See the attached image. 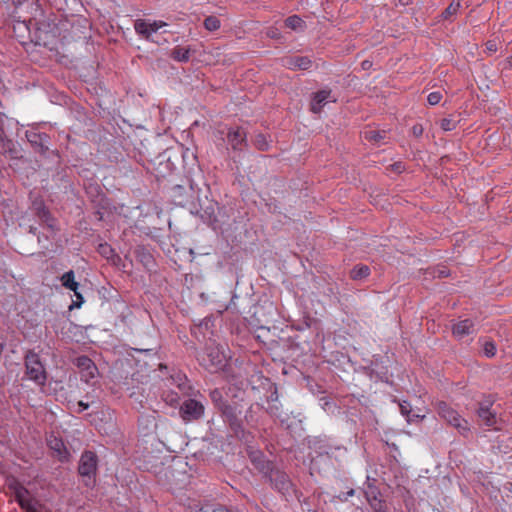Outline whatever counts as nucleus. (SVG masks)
<instances>
[{
    "label": "nucleus",
    "mask_w": 512,
    "mask_h": 512,
    "mask_svg": "<svg viewBox=\"0 0 512 512\" xmlns=\"http://www.w3.org/2000/svg\"><path fill=\"white\" fill-rule=\"evenodd\" d=\"M6 485L13 493L16 502L25 512H30L33 511L34 508L40 507L39 501L36 497L17 477H8Z\"/></svg>",
    "instance_id": "obj_1"
},
{
    "label": "nucleus",
    "mask_w": 512,
    "mask_h": 512,
    "mask_svg": "<svg viewBox=\"0 0 512 512\" xmlns=\"http://www.w3.org/2000/svg\"><path fill=\"white\" fill-rule=\"evenodd\" d=\"M26 374L30 380L39 386L46 382V371L37 353L29 351L25 356Z\"/></svg>",
    "instance_id": "obj_2"
},
{
    "label": "nucleus",
    "mask_w": 512,
    "mask_h": 512,
    "mask_svg": "<svg viewBox=\"0 0 512 512\" xmlns=\"http://www.w3.org/2000/svg\"><path fill=\"white\" fill-rule=\"evenodd\" d=\"M79 474L85 478V485L92 486L95 482L97 471V456L94 452L86 451L79 462Z\"/></svg>",
    "instance_id": "obj_3"
},
{
    "label": "nucleus",
    "mask_w": 512,
    "mask_h": 512,
    "mask_svg": "<svg viewBox=\"0 0 512 512\" xmlns=\"http://www.w3.org/2000/svg\"><path fill=\"white\" fill-rule=\"evenodd\" d=\"M438 414L441 418L446 420L450 425L457 428L460 432H466L469 430L467 420L462 418L458 412L452 409L447 403L440 402L437 406Z\"/></svg>",
    "instance_id": "obj_4"
},
{
    "label": "nucleus",
    "mask_w": 512,
    "mask_h": 512,
    "mask_svg": "<svg viewBox=\"0 0 512 512\" xmlns=\"http://www.w3.org/2000/svg\"><path fill=\"white\" fill-rule=\"evenodd\" d=\"M165 26L167 23L162 20L137 19L134 23L136 33L146 40H152V35Z\"/></svg>",
    "instance_id": "obj_5"
},
{
    "label": "nucleus",
    "mask_w": 512,
    "mask_h": 512,
    "mask_svg": "<svg viewBox=\"0 0 512 512\" xmlns=\"http://www.w3.org/2000/svg\"><path fill=\"white\" fill-rule=\"evenodd\" d=\"M60 281L63 287L74 292L76 300L72 302L69 309L80 308L84 302L82 294L78 291L80 284L75 280V275L72 270L65 272Z\"/></svg>",
    "instance_id": "obj_6"
},
{
    "label": "nucleus",
    "mask_w": 512,
    "mask_h": 512,
    "mask_svg": "<svg viewBox=\"0 0 512 512\" xmlns=\"http://www.w3.org/2000/svg\"><path fill=\"white\" fill-rule=\"evenodd\" d=\"M180 414L184 421L197 420L204 414V406L197 400L188 399L180 406Z\"/></svg>",
    "instance_id": "obj_7"
},
{
    "label": "nucleus",
    "mask_w": 512,
    "mask_h": 512,
    "mask_svg": "<svg viewBox=\"0 0 512 512\" xmlns=\"http://www.w3.org/2000/svg\"><path fill=\"white\" fill-rule=\"evenodd\" d=\"M76 366L79 369L81 380L90 383L98 375V368L87 356H80L76 359Z\"/></svg>",
    "instance_id": "obj_8"
},
{
    "label": "nucleus",
    "mask_w": 512,
    "mask_h": 512,
    "mask_svg": "<svg viewBox=\"0 0 512 512\" xmlns=\"http://www.w3.org/2000/svg\"><path fill=\"white\" fill-rule=\"evenodd\" d=\"M336 98L332 95L331 90H321L314 93L311 101V111L315 114L320 113L322 108L328 102H335Z\"/></svg>",
    "instance_id": "obj_9"
},
{
    "label": "nucleus",
    "mask_w": 512,
    "mask_h": 512,
    "mask_svg": "<svg viewBox=\"0 0 512 512\" xmlns=\"http://www.w3.org/2000/svg\"><path fill=\"white\" fill-rule=\"evenodd\" d=\"M453 335L461 340L475 332V325L471 319H464L453 325Z\"/></svg>",
    "instance_id": "obj_10"
},
{
    "label": "nucleus",
    "mask_w": 512,
    "mask_h": 512,
    "mask_svg": "<svg viewBox=\"0 0 512 512\" xmlns=\"http://www.w3.org/2000/svg\"><path fill=\"white\" fill-rule=\"evenodd\" d=\"M207 356L210 361L211 368L217 370L226 365L227 357L218 346L208 347L207 348Z\"/></svg>",
    "instance_id": "obj_11"
},
{
    "label": "nucleus",
    "mask_w": 512,
    "mask_h": 512,
    "mask_svg": "<svg viewBox=\"0 0 512 512\" xmlns=\"http://www.w3.org/2000/svg\"><path fill=\"white\" fill-rule=\"evenodd\" d=\"M48 446L51 450L56 453V456L60 461H67L69 458V452L65 447L63 441L60 438H57L54 435H51L47 439Z\"/></svg>",
    "instance_id": "obj_12"
},
{
    "label": "nucleus",
    "mask_w": 512,
    "mask_h": 512,
    "mask_svg": "<svg viewBox=\"0 0 512 512\" xmlns=\"http://www.w3.org/2000/svg\"><path fill=\"white\" fill-rule=\"evenodd\" d=\"M33 210L36 212L42 223L46 224L51 229H55V220L51 217L49 211L45 208L42 202L34 201Z\"/></svg>",
    "instance_id": "obj_13"
},
{
    "label": "nucleus",
    "mask_w": 512,
    "mask_h": 512,
    "mask_svg": "<svg viewBox=\"0 0 512 512\" xmlns=\"http://www.w3.org/2000/svg\"><path fill=\"white\" fill-rule=\"evenodd\" d=\"M284 66L291 70H307L312 66V61L305 56H295L287 58L284 61Z\"/></svg>",
    "instance_id": "obj_14"
},
{
    "label": "nucleus",
    "mask_w": 512,
    "mask_h": 512,
    "mask_svg": "<svg viewBox=\"0 0 512 512\" xmlns=\"http://www.w3.org/2000/svg\"><path fill=\"white\" fill-rule=\"evenodd\" d=\"M246 139V134L243 129L236 128L232 129L228 133V142L232 146L233 149H241L242 144Z\"/></svg>",
    "instance_id": "obj_15"
},
{
    "label": "nucleus",
    "mask_w": 512,
    "mask_h": 512,
    "mask_svg": "<svg viewBox=\"0 0 512 512\" xmlns=\"http://www.w3.org/2000/svg\"><path fill=\"white\" fill-rule=\"evenodd\" d=\"M478 416L488 427H494L497 424L496 415L490 410L489 407L480 406L478 410Z\"/></svg>",
    "instance_id": "obj_16"
},
{
    "label": "nucleus",
    "mask_w": 512,
    "mask_h": 512,
    "mask_svg": "<svg viewBox=\"0 0 512 512\" xmlns=\"http://www.w3.org/2000/svg\"><path fill=\"white\" fill-rule=\"evenodd\" d=\"M363 137H364V139H366L370 142L378 144L382 140H384L385 135H384V131H379L376 129H368V130L364 131Z\"/></svg>",
    "instance_id": "obj_17"
},
{
    "label": "nucleus",
    "mask_w": 512,
    "mask_h": 512,
    "mask_svg": "<svg viewBox=\"0 0 512 512\" xmlns=\"http://www.w3.org/2000/svg\"><path fill=\"white\" fill-rule=\"evenodd\" d=\"M369 273H370V269L368 266L357 265L351 270L350 276L354 280H360V279L367 277L369 275Z\"/></svg>",
    "instance_id": "obj_18"
},
{
    "label": "nucleus",
    "mask_w": 512,
    "mask_h": 512,
    "mask_svg": "<svg viewBox=\"0 0 512 512\" xmlns=\"http://www.w3.org/2000/svg\"><path fill=\"white\" fill-rule=\"evenodd\" d=\"M400 412L403 416L406 417L408 422H412L414 418H423L424 416H420L418 414L411 415V405L408 401L399 402Z\"/></svg>",
    "instance_id": "obj_19"
},
{
    "label": "nucleus",
    "mask_w": 512,
    "mask_h": 512,
    "mask_svg": "<svg viewBox=\"0 0 512 512\" xmlns=\"http://www.w3.org/2000/svg\"><path fill=\"white\" fill-rule=\"evenodd\" d=\"M461 7L459 0H453L452 3L443 11L442 18L447 20L451 16H454L457 14Z\"/></svg>",
    "instance_id": "obj_20"
},
{
    "label": "nucleus",
    "mask_w": 512,
    "mask_h": 512,
    "mask_svg": "<svg viewBox=\"0 0 512 512\" xmlns=\"http://www.w3.org/2000/svg\"><path fill=\"white\" fill-rule=\"evenodd\" d=\"M483 353L486 357L492 358L496 355L497 348L493 341L484 340L482 343Z\"/></svg>",
    "instance_id": "obj_21"
},
{
    "label": "nucleus",
    "mask_w": 512,
    "mask_h": 512,
    "mask_svg": "<svg viewBox=\"0 0 512 512\" xmlns=\"http://www.w3.org/2000/svg\"><path fill=\"white\" fill-rule=\"evenodd\" d=\"M172 56L175 60H178V61H182V62L188 61L189 50L186 48H183V47H176L172 52Z\"/></svg>",
    "instance_id": "obj_22"
},
{
    "label": "nucleus",
    "mask_w": 512,
    "mask_h": 512,
    "mask_svg": "<svg viewBox=\"0 0 512 512\" xmlns=\"http://www.w3.org/2000/svg\"><path fill=\"white\" fill-rule=\"evenodd\" d=\"M285 25L292 30H297L302 27L303 21L299 16L293 15L285 20Z\"/></svg>",
    "instance_id": "obj_23"
},
{
    "label": "nucleus",
    "mask_w": 512,
    "mask_h": 512,
    "mask_svg": "<svg viewBox=\"0 0 512 512\" xmlns=\"http://www.w3.org/2000/svg\"><path fill=\"white\" fill-rule=\"evenodd\" d=\"M220 20L215 17V16H208L205 20H204V27L208 30V31H216L220 28Z\"/></svg>",
    "instance_id": "obj_24"
},
{
    "label": "nucleus",
    "mask_w": 512,
    "mask_h": 512,
    "mask_svg": "<svg viewBox=\"0 0 512 512\" xmlns=\"http://www.w3.org/2000/svg\"><path fill=\"white\" fill-rule=\"evenodd\" d=\"M173 383L180 389L184 390L186 386L187 378L182 373H177L171 377Z\"/></svg>",
    "instance_id": "obj_25"
},
{
    "label": "nucleus",
    "mask_w": 512,
    "mask_h": 512,
    "mask_svg": "<svg viewBox=\"0 0 512 512\" xmlns=\"http://www.w3.org/2000/svg\"><path fill=\"white\" fill-rule=\"evenodd\" d=\"M255 145L259 150L265 151L269 148V142L265 135L259 134L255 138Z\"/></svg>",
    "instance_id": "obj_26"
},
{
    "label": "nucleus",
    "mask_w": 512,
    "mask_h": 512,
    "mask_svg": "<svg viewBox=\"0 0 512 512\" xmlns=\"http://www.w3.org/2000/svg\"><path fill=\"white\" fill-rule=\"evenodd\" d=\"M457 123L452 118H444L440 121V127L444 131H452L456 128Z\"/></svg>",
    "instance_id": "obj_27"
},
{
    "label": "nucleus",
    "mask_w": 512,
    "mask_h": 512,
    "mask_svg": "<svg viewBox=\"0 0 512 512\" xmlns=\"http://www.w3.org/2000/svg\"><path fill=\"white\" fill-rule=\"evenodd\" d=\"M163 400L170 406H176L178 404V394L175 392H168L163 394Z\"/></svg>",
    "instance_id": "obj_28"
},
{
    "label": "nucleus",
    "mask_w": 512,
    "mask_h": 512,
    "mask_svg": "<svg viewBox=\"0 0 512 512\" xmlns=\"http://www.w3.org/2000/svg\"><path fill=\"white\" fill-rule=\"evenodd\" d=\"M442 99V93L439 91H434L429 93L427 97V101L430 105L434 106L437 105Z\"/></svg>",
    "instance_id": "obj_29"
},
{
    "label": "nucleus",
    "mask_w": 512,
    "mask_h": 512,
    "mask_svg": "<svg viewBox=\"0 0 512 512\" xmlns=\"http://www.w3.org/2000/svg\"><path fill=\"white\" fill-rule=\"evenodd\" d=\"M99 253L109 259L113 256L114 252L110 245L108 244H100L99 245Z\"/></svg>",
    "instance_id": "obj_30"
},
{
    "label": "nucleus",
    "mask_w": 512,
    "mask_h": 512,
    "mask_svg": "<svg viewBox=\"0 0 512 512\" xmlns=\"http://www.w3.org/2000/svg\"><path fill=\"white\" fill-rule=\"evenodd\" d=\"M0 144L4 149H10V145L12 144V142L6 138L2 125H0Z\"/></svg>",
    "instance_id": "obj_31"
},
{
    "label": "nucleus",
    "mask_w": 512,
    "mask_h": 512,
    "mask_svg": "<svg viewBox=\"0 0 512 512\" xmlns=\"http://www.w3.org/2000/svg\"><path fill=\"white\" fill-rule=\"evenodd\" d=\"M485 48L488 53H495L498 50V41L496 39L488 40L485 44Z\"/></svg>",
    "instance_id": "obj_32"
},
{
    "label": "nucleus",
    "mask_w": 512,
    "mask_h": 512,
    "mask_svg": "<svg viewBox=\"0 0 512 512\" xmlns=\"http://www.w3.org/2000/svg\"><path fill=\"white\" fill-rule=\"evenodd\" d=\"M27 138L33 144H37L38 142H37L36 138H39L40 146H41V148L43 147V145H42V135H40V134L38 135L36 133H30V134H27Z\"/></svg>",
    "instance_id": "obj_33"
},
{
    "label": "nucleus",
    "mask_w": 512,
    "mask_h": 512,
    "mask_svg": "<svg viewBox=\"0 0 512 512\" xmlns=\"http://www.w3.org/2000/svg\"><path fill=\"white\" fill-rule=\"evenodd\" d=\"M412 132L415 136H420L423 132V128L421 125H415L412 128Z\"/></svg>",
    "instance_id": "obj_34"
},
{
    "label": "nucleus",
    "mask_w": 512,
    "mask_h": 512,
    "mask_svg": "<svg viewBox=\"0 0 512 512\" xmlns=\"http://www.w3.org/2000/svg\"><path fill=\"white\" fill-rule=\"evenodd\" d=\"M77 405L79 407L78 412H83L84 410L88 409V407H89V404L85 403L83 401H79Z\"/></svg>",
    "instance_id": "obj_35"
},
{
    "label": "nucleus",
    "mask_w": 512,
    "mask_h": 512,
    "mask_svg": "<svg viewBox=\"0 0 512 512\" xmlns=\"http://www.w3.org/2000/svg\"><path fill=\"white\" fill-rule=\"evenodd\" d=\"M371 506H372L375 510H381V508H382L381 501H380V500H377L376 498L374 499V502H371Z\"/></svg>",
    "instance_id": "obj_36"
},
{
    "label": "nucleus",
    "mask_w": 512,
    "mask_h": 512,
    "mask_svg": "<svg viewBox=\"0 0 512 512\" xmlns=\"http://www.w3.org/2000/svg\"><path fill=\"white\" fill-rule=\"evenodd\" d=\"M267 35L271 38H277L278 35H279V32L277 29H273L271 28L268 32H267Z\"/></svg>",
    "instance_id": "obj_37"
},
{
    "label": "nucleus",
    "mask_w": 512,
    "mask_h": 512,
    "mask_svg": "<svg viewBox=\"0 0 512 512\" xmlns=\"http://www.w3.org/2000/svg\"><path fill=\"white\" fill-rule=\"evenodd\" d=\"M371 65H372L371 62H369L367 60L362 62L363 69H368L369 67H371Z\"/></svg>",
    "instance_id": "obj_38"
},
{
    "label": "nucleus",
    "mask_w": 512,
    "mask_h": 512,
    "mask_svg": "<svg viewBox=\"0 0 512 512\" xmlns=\"http://www.w3.org/2000/svg\"><path fill=\"white\" fill-rule=\"evenodd\" d=\"M411 3V0H399L401 6H407Z\"/></svg>",
    "instance_id": "obj_39"
},
{
    "label": "nucleus",
    "mask_w": 512,
    "mask_h": 512,
    "mask_svg": "<svg viewBox=\"0 0 512 512\" xmlns=\"http://www.w3.org/2000/svg\"><path fill=\"white\" fill-rule=\"evenodd\" d=\"M29 232L35 234L36 233V227L30 225L29 226Z\"/></svg>",
    "instance_id": "obj_40"
},
{
    "label": "nucleus",
    "mask_w": 512,
    "mask_h": 512,
    "mask_svg": "<svg viewBox=\"0 0 512 512\" xmlns=\"http://www.w3.org/2000/svg\"><path fill=\"white\" fill-rule=\"evenodd\" d=\"M507 62L510 67H512V55L508 57Z\"/></svg>",
    "instance_id": "obj_41"
},
{
    "label": "nucleus",
    "mask_w": 512,
    "mask_h": 512,
    "mask_svg": "<svg viewBox=\"0 0 512 512\" xmlns=\"http://www.w3.org/2000/svg\"><path fill=\"white\" fill-rule=\"evenodd\" d=\"M395 166L398 171H401V169H402L401 163H397V164H395Z\"/></svg>",
    "instance_id": "obj_42"
},
{
    "label": "nucleus",
    "mask_w": 512,
    "mask_h": 512,
    "mask_svg": "<svg viewBox=\"0 0 512 512\" xmlns=\"http://www.w3.org/2000/svg\"><path fill=\"white\" fill-rule=\"evenodd\" d=\"M251 457H252V460H253V461H256V460H257V456H256V455L252 454V456H251Z\"/></svg>",
    "instance_id": "obj_43"
},
{
    "label": "nucleus",
    "mask_w": 512,
    "mask_h": 512,
    "mask_svg": "<svg viewBox=\"0 0 512 512\" xmlns=\"http://www.w3.org/2000/svg\"><path fill=\"white\" fill-rule=\"evenodd\" d=\"M30 512H40L39 507L34 508L33 511H30Z\"/></svg>",
    "instance_id": "obj_44"
},
{
    "label": "nucleus",
    "mask_w": 512,
    "mask_h": 512,
    "mask_svg": "<svg viewBox=\"0 0 512 512\" xmlns=\"http://www.w3.org/2000/svg\"><path fill=\"white\" fill-rule=\"evenodd\" d=\"M216 393H217L216 391L212 392V397H213V398H214V396H215V394H216Z\"/></svg>",
    "instance_id": "obj_45"
}]
</instances>
